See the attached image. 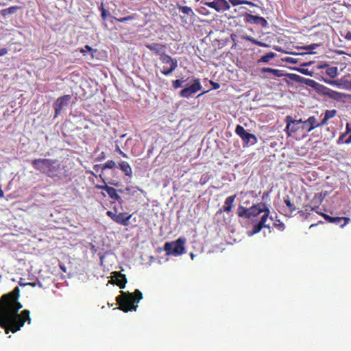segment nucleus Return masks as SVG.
<instances>
[{
    "label": "nucleus",
    "mask_w": 351,
    "mask_h": 351,
    "mask_svg": "<svg viewBox=\"0 0 351 351\" xmlns=\"http://www.w3.org/2000/svg\"><path fill=\"white\" fill-rule=\"evenodd\" d=\"M19 287L14 288L13 291L0 298V327L5 330V334L10 332L16 333L25 324L31 322L29 310H24L19 313L22 308L18 301L19 298Z\"/></svg>",
    "instance_id": "nucleus-1"
},
{
    "label": "nucleus",
    "mask_w": 351,
    "mask_h": 351,
    "mask_svg": "<svg viewBox=\"0 0 351 351\" xmlns=\"http://www.w3.org/2000/svg\"><path fill=\"white\" fill-rule=\"evenodd\" d=\"M285 132H287V136H290L292 134H296L298 132H309L316 128L314 126L315 123V117L311 116L308 117L307 120L302 121L301 119L295 120L291 116H287L285 119Z\"/></svg>",
    "instance_id": "nucleus-2"
},
{
    "label": "nucleus",
    "mask_w": 351,
    "mask_h": 351,
    "mask_svg": "<svg viewBox=\"0 0 351 351\" xmlns=\"http://www.w3.org/2000/svg\"><path fill=\"white\" fill-rule=\"evenodd\" d=\"M142 299V293L138 289H135L133 293L121 291V294L116 298L119 309L124 313L136 311L137 304Z\"/></svg>",
    "instance_id": "nucleus-3"
},
{
    "label": "nucleus",
    "mask_w": 351,
    "mask_h": 351,
    "mask_svg": "<svg viewBox=\"0 0 351 351\" xmlns=\"http://www.w3.org/2000/svg\"><path fill=\"white\" fill-rule=\"evenodd\" d=\"M55 182H60L68 179L70 176V171L66 166L60 163L58 165L49 168L45 172H41Z\"/></svg>",
    "instance_id": "nucleus-4"
},
{
    "label": "nucleus",
    "mask_w": 351,
    "mask_h": 351,
    "mask_svg": "<svg viewBox=\"0 0 351 351\" xmlns=\"http://www.w3.org/2000/svg\"><path fill=\"white\" fill-rule=\"evenodd\" d=\"M307 85L311 86L312 87H315V86H318V90H320L321 93L328 98L337 101H341L343 99L346 98V94L340 92H337L335 90H331L328 87L322 84H319L312 80H308Z\"/></svg>",
    "instance_id": "nucleus-5"
},
{
    "label": "nucleus",
    "mask_w": 351,
    "mask_h": 351,
    "mask_svg": "<svg viewBox=\"0 0 351 351\" xmlns=\"http://www.w3.org/2000/svg\"><path fill=\"white\" fill-rule=\"evenodd\" d=\"M184 243L185 239L179 238L173 242L165 243L163 249L167 255L180 256L184 252Z\"/></svg>",
    "instance_id": "nucleus-6"
},
{
    "label": "nucleus",
    "mask_w": 351,
    "mask_h": 351,
    "mask_svg": "<svg viewBox=\"0 0 351 351\" xmlns=\"http://www.w3.org/2000/svg\"><path fill=\"white\" fill-rule=\"evenodd\" d=\"M60 162L56 160L49 158H39L32 161V167L34 170L41 173L49 169L52 167L59 165Z\"/></svg>",
    "instance_id": "nucleus-7"
},
{
    "label": "nucleus",
    "mask_w": 351,
    "mask_h": 351,
    "mask_svg": "<svg viewBox=\"0 0 351 351\" xmlns=\"http://www.w3.org/2000/svg\"><path fill=\"white\" fill-rule=\"evenodd\" d=\"M106 215L117 224L123 226H128V225H130V219L132 218L131 214L128 215L125 213H117V211L108 210L106 213Z\"/></svg>",
    "instance_id": "nucleus-8"
},
{
    "label": "nucleus",
    "mask_w": 351,
    "mask_h": 351,
    "mask_svg": "<svg viewBox=\"0 0 351 351\" xmlns=\"http://www.w3.org/2000/svg\"><path fill=\"white\" fill-rule=\"evenodd\" d=\"M202 88L201 83L199 78H195L191 81V84L189 86L184 88L180 92V97L182 98H189Z\"/></svg>",
    "instance_id": "nucleus-9"
},
{
    "label": "nucleus",
    "mask_w": 351,
    "mask_h": 351,
    "mask_svg": "<svg viewBox=\"0 0 351 351\" xmlns=\"http://www.w3.org/2000/svg\"><path fill=\"white\" fill-rule=\"evenodd\" d=\"M160 61L162 64L169 65V67H163L161 70V73L165 75H168L173 73L177 68V60L171 57V56H162L160 57Z\"/></svg>",
    "instance_id": "nucleus-10"
},
{
    "label": "nucleus",
    "mask_w": 351,
    "mask_h": 351,
    "mask_svg": "<svg viewBox=\"0 0 351 351\" xmlns=\"http://www.w3.org/2000/svg\"><path fill=\"white\" fill-rule=\"evenodd\" d=\"M261 213L269 215L270 210L267 208V206H265L264 204L259 203L256 205H253L250 207L249 212H247V216H245L244 218L252 219Z\"/></svg>",
    "instance_id": "nucleus-11"
},
{
    "label": "nucleus",
    "mask_w": 351,
    "mask_h": 351,
    "mask_svg": "<svg viewBox=\"0 0 351 351\" xmlns=\"http://www.w3.org/2000/svg\"><path fill=\"white\" fill-rule=\"evenodd\" d=\"M236 134L239 137L241 138L242 141H243L245 144L250 143L251 145H254L257 140L254 134L247 132L244 128L240 125L236 127Z\"/></svg>",
    "instance_id": "nucleus-12"
},
{
    "label": "nucleus",
    "mask_w": 351,
    "mask_h": 351,
    "mask_svg": "<svg viewBox=\"0 0 351 351\" xmlns=\"http://www.w3.org/2000/svg\"><path fill=\"white\" fill-rule=\"evenodd\" d=\"M315 212L321 217H324V220L328 221V223L339 225V227L341 228L346 226L350 221V218L348 217H331L327 214L319 212V210Z\"/></svg>",
    "instance_id": "nucleus-13"
},
{
    "label": "nucleus",
    "mask_w": 351,
    "mask_h": 351,
    "mask_svg": "<svg viewBox=\"0 0 351 351\" xmlns=\"http://www.w3.org/2000/svg\"><path fill=\"white\" fill-rule=\"evenodd\" d=\"M71 95H64L59 98H57L56 101H55L54 104H53V108H54L55 115L54 117L56 118L62 110V108L65 106H68L69 101H70Z\"/></svg>",
    "instance_id": "nucleus-14"
},
{
    "label": "nucleus",
    "mask_w": 351,
    "mask_h": 351,
    "mask_svg": "<svg viewBox=\"0 0 351 351\" xmlns=\"http://www.w3.org/2000/svg\"><path fill=\"white\" fill-rule=\"evenodd\" d=\"M244 22L250 24L260 25L263 27H266L267 25V20L263 17H261L256 15H252L249 13L243 14Z\"/></svg>",
    "instance_id": "nucleus-15"
},
{
    "label": "nucleus",
    "mask_w": 351,
    "mask_h": 351,
    "mask_svg": "<svg viewBox=\"0 0 351 351\" xmlns=\"http://www.w3.org/2000/svg\"><path fill=\"white\" fill-rule=\"evenodd\" d=\"M326 191H322L320 193H315V196H313V200H311V204H313V206H306V208H309L310 210L316 212L319 209V205H321L323 200L326 197Z\"/></svg>",
    "instance_id": "nucleus-16"
},
{
    "label": "nucleus",
    "mask_w": 351,
    "mask_h": 351,
    "mask_svg": "<svg viewBox=\"0 0 351 351\" xmlns=\"http://www.w3.org/2000/svg\"><path fill=\"white\" fill-rule=\"evenodd\" d=\"M204 5L217 12L229 9V5L226 0H214L213 2H204Z\"/></svg>",
    "instance_id": "nucleus-17"
},
{
    "label": "nucleus",
    "mask_w": 351,
    "mask_h": 351,
    "mask_svg": "<svg viewBox=\"0 0 351 351\" xmlns=\"http://www.w3.org/2000/svg\"><path fill=\"white\" fill-rule=\"evenodd\" d=\"M146 48L152 51L156 55L160 57L162 56H168L165 53L166 45L158 43H152L151 44H146Z\"/></svg>",
    "instance_id": "nucleus-18"
},
{
    "label": "nucleus",
    "mask_w": 351,
    "mask_h": 351,
    "mask_svg": "<svg viewBox=\"0 0 351 351\" xmlns=\"http://www.w3.org/2000/svg\"><path fill=\"white\" fill-rule=\"evenodd\" d=\"M267 218H269V214H264L259 219L258 223L253 226V229H252L251 234H256L258 233L263 228H269L270 226L269 224H266Z\"/></svg>",
    "instance_id": "nucleus-19"
},
{
    "label": "nucleus",
    "mask_w": 351,
    "mask_h": 351,
    "mask_svg": "<svg viewBox=\"0 0 351 351\" xmlns=\"http://www.w3.org/2000/svg\"><path fill=\"white\" fill-rule=\"evenodd\" d=\"M112 274L114 279L111 280L110 283L118 286L120 289H124L127 282L126 276L121 271H115Z\"/></svg>",
    "instance_id": "nucleus-20"
},
{
    "label": "nucleus",
    "mask_w": 351,
    "mask_h": 351,
    "mask_svg": "<svg viewBox=\"0 0 351 351\" xmlns=\"http://www.w3.org/2000/svg\"><path fill=\"white\" fill-rule=\"evenodd\" d=\"M235 197H237V195H230L227 197L226 199H225V205H223V208L218 210L217 213L221 214L222 213H228L231 212L232 207L233 206L234 200H235Z\"/></svg>",
    "instance_id": "nucleus-21"
},
{
    "label": "nucleus",
    "mask_w": 351,
    "mask_h": 351,
    "mask_svg": "<svg viewBox=\"0 0 351 351\" xmlns=\"http://www.w3.org/2000/svg\"><path fill=\"white\" fill-rule=\"evenodd\" d=\"M321 69H326V74L330 78H335L338 75V70L336 66H329L328 64L321 65Z\"/></svg>",
    "instance_id": "nucleus-22"
},
{
    "label": "nucleus",
    "mask_w": 351,
    "mask_h": 351,
    "mask_svg": "<svg viewBox=\"0 0 351 351\" xmlns=\"http://www.w3.org/2000/svg\"><path fill=\"white\" fill-rule=\"evenodd\" d=\"M119 168H120L121 171H123L125 176H129V178L132 177V167H130L128 162L126 161L119 162Z\"/></svg>",
    "instance_id": "nucleus-23"
},
{
    "label": "nucleus",
    "mask_w": 351,
    "mask_h": 351,
    "mask_svg": "<svg viewBox=\"0 0 351 351\" xmlns=\"http://www.w3.org/2000/svg\"><path fill=\"white\" fill-rule=\"evenodd\" d=\"M262 73H271L275 77H282L283 71L271 67H264L262 69Z\"/></svg>",
    "instance_id": "nucleus-24"
},
{
    "label": "nucleus",
    "mask_w": 351,
    "mask_h": 351,
    "mask_svg": "<svg viewBox=\"0 0 351 351\" xmlns=\"http://www.w3.org/2000/svg\"><path fill=\"white\" fill-rule=\"evenodd\" d=\"M21 9V7L19 5H13L8 7V8H6L5 10H1L0 13L3 16H6L8 14H12L16 13L19 10Z\"/></svg>",
    "instance_id": "nucleus-25"
},
{
    "label": "nucleus",
    "mask_w": 351,
    "mask_h": 351,
    "mask_svg": "<svg viewBox=\"0 0 351 351\" xmlns=\"http://www.w3.org/2000/svg\"><path fill=\"white\" fill-rule=\"evenodd\" d=\"M107 194H108L109 197L110 199H114L115 201H117L119 204L121 203V196H119L117 193V190L114 189H108V190L105 191Z\"/></svg>",
    "instance_id": "nucleus-26"
},
{
    "label": "nucleus",
    "mask_w": 351,
    "mask_h": 351,
    "mask_svg": "<svg viewBox=\"0 0 351 351\" xmlns=\"http://www.w3.org/2000/svg\"><path fill=\"white\" fill-rule=\"evenodd\" d=\"M241 38L245 40L249 41L258 47H267V44H265V43H262L261 41H258L250 36H242Z\"/></svg>",
    "instance_id": "nucleus-27"
},
{
    "label": "nucleus",
    "mask_w": 351,
    "mask_h": 351,
    "mask_svg": "<svg viewBox=\"0 0 351 351\" xmlns=\"http://www.w3.org/2000/svg\"><path fill=\"white\" fill-rule=\"evenodd\" d=\"M177 9L180 10L184 14H186L188 16L194 15L193 10H192L191 8L187 5H181L180 4H177Z\"/></svg>",
    "instance_id": "nucleus-28"
},
{
    "label": "nucleus",
    "mask_w": 351,
    "mask_h": 351,
    "mask_svg": "<svg viewBox=\"0 0 351 351\" xmlns=\"http://www.w3.org/2000/svg\"><path fill=\"white\" fill-rule=\"evenodd\" d=\"M232 6H237L239 5H248L250 6H254V3L247 0H228Z\"/></svg>",
    "instance_id": "nucleus-29"
},
{
    "label": "nucleus",
    "mask_w": 351,
    "mask_h": 351,
    "mask_svg": "<svg viewBox=\"0 0 351 351\" xmlns=\"http://www.w3.org/2000/svg\"><path fill=\"white\" fill-rule=\"evenodd\" d=\"M112 19H114V20H115L116 21H117L119 23H124V22H127L128 21H132V20L136 19V14L128 15L123 18H116L115 16H112Z\"/></svg>",
    "instance_id": "nucleus-30"
},
{
    "label": "nucleus",
    "mask_w": 351,
    "mask_h": 351,
    "mask_svg": "<svg viewBox=\"0 0 351 351\" xmlns=\"http://www.w3.org/2000/svg\"><path fill=\"white\" fill-rule=\"evenodd\" d=\"M275 56V53L273 52H269L262 56L261 59H259L258 62H264L267 63L270 61L271 59L274 58Z\"/></svg>",
    "instance_id": "nucleus-31"
},
{
    "label": "nucleus",
    "mask_w": 351,
    "mask_h": 351,
    "mask_svg": "<svg viewBox=\"0 0 351 351\" xmlns=\"http://www.w3.org/2000/svg\"><path fill=\"white\" fill-rule=\"evenodd\" d=\"M248 208L243 207V206H239L238 211H237V215H238L239 217L245 218L247 215Z\"/></svg>",
    "instance_id": "nucleus-32"
},
{
    "label": "nucleus",
    "mask_w": 351,
    "mask_h": 351,
    "mask_svg": "<svg viewBox=\"0 0 351 351\" xmlns=\"http://www.w3.org/2000/svg\"><path fill=\"white\" fill-rule=\"evenodd\" d=\"M98 10L100 11V17H101V19H103V21H106L109 13L108 12V10L104 8V3H100L99 7H98Z\"/></svg>",
    "instance_id": "nucleus-33"
},
{
    "label": "nucleus",
    "mask_w": 351,
    "mask_h": 351,
    "mask_svg": "<svg viewBox=\"0 0 351 351\" xmlns=\"http://www.w3.org/2000/svg\"><path fill=\"white\" fill-rule=\"evenodd\" d=\"M336 114H337V110L335 109L326 110V112H324V118L331 119L336 116Z\"/></svg>",
    "instance_id": "nucleus-34"
},
{
    "label": "nucleus",
    "mask_w": 351,
    "mask_h": 351,
    "mask_svg": "<svg viewBox=\"0 0 351 351\" xmlns=\"http://www.w3.org/2000/svg\"><path fill=\"white\" fill-rule=\"evenodd\" d=\"M285 204L287 205V208H289V211H290V213H293L295 211V206L293 204V203L291 202V200L289 198L285 199Z\"/></svg>",
    "instance_id": "nucleus-35"
},
{
    "label": "nucleus",
    "mask_w": 351,
    "mask_h": 351,
    "mask_svg": "<svg viewBox=\"0 0 351 351\" xmlns=\"http://www.w3.org/2000/svg\"><path fill=\"white\" fill-rule=\"evenodd\" d=\"M349 134V133H342L339 135V138L336 141V144L341 145L343 144H346V137Z\"/></svg>",
    "instance_id": "nucleus-36"
},
{
    "label": "nucleus",
    "mask_w": 351,
    "mask_h": 351,
    "mask_svg": "<svg viewBox=\"0 0 351 351\" xmlns=\"http://www.w3.org/2000/svg\"><path fill=\"white\" fill-rule=\"evenodd\" d=\"M115 167V162L113 160H108L106 162L103 166V171L106 169H112Z\"/></svg>",
    "instance_id": "nucleus-37"
},
{
    "label": "nucleus",
    "mask_w": 351,
    "mask_h": 351,
    "mask_svg": "<svg viewBox=\"0 0 351 351\" xmlns=\"http://www.w3.org/2000/svg\"><path fill=\"white\" fill-rule=\"evenodd\" d=\"M183 81L181 80H175L172 82L173 88L177 90L182 86Z\"/></svg>",
    "instance_id": "nucleus-38"
},
{
    "label": "nucleus",
    "mask_w": 351,
    "mask_h": 351,
    "mask_svg": "<svg viewBox=\"0 0 351 351\" xmlns=\"http://www.w3.org/2000/svg\"><path fill=\"white\" fill-rule=\"evenodd\" d=\"M329 119L324 118L322 120L320 121V122L317 121V119H315V126L317 128L322 127L325 125L327 123V121H328Z\"/></svg>",
    "instance_id": "nucleus-39"
},
{
    "label": "nucleus",
    "mask_w": 351,
    "mask_h": 351,
    "mask_svg": "<svg viewBox=\"0 0 351 351\" xmlns=\"http://www.w3.org/2000/svg\"><path fill=\"white\" fill-rule=\"evenodd\" d=\"M86 51H93V49L89 45H85L84 49H80V53L85 56Z\"/></svg>",
    "instance_id": "nucleus-40"
},
{
    "label": "nucleus",
    "mask_w": 351,
    "mask_h": 351,
    "mask_svg": "<svg viewBox=\"0 0 351 351\" xmlns=\"http://www.w3.org/2000/svg\"><path fill=\"white\" fill-rule=\"evenodd\" d=\"M95 189H100V190H103V191H106L108 189H113L106 184H104V185H96L95 186Z\"/></svg>",
    "instance_id": "nucleus-41"
},
{
    "label": "nucleus",
    "mask_w": 351,
    "mask_h": 351,
    "mask_svg": "<svg viewBox=\"0 0 351 351\" xmlns=\"http://www.w3.org/2000/svg\"><path fill=\"white\" fill-rule=\"evenodd\" d=\"M317 47H319L318 44H311L310 45L305 46V47H304V49L310 51L317 48Z\"/></svg>",
    "instance_id": "nucleus-42"
},
{
    "label": "nucleus",
    "mask_w": 351,
    "mask_h": 351,
    "mask_svg": "<svg viewBox=\"0 0 351 351\" xmlns=\"http://www.w3.org/2000/svg\"><path fill=\"white\" fill-rule=\"evenodd\" d=\"M290 79L292 80H294L295 82H300L301 77L299 75L291 74L290 75Z\"/></svg>",
    "instance_id": "nucleus-43"
},
{
    "label": "nucleus",
    "mask_w": 351,
    "mask_h": 351,
    "mask_svg": "<svg viewBox=\"0 0 351 351\" xmlns=\"http://www.w3.org/2000/svg\"><path fill=\"white\" fill-rule=\"evenodd\" d=\"M326 83H327L328 85L331 86H339V83L335 80H324Z\"/></svg>",
    "instance_id": "nucleus-44"
},
{
    "label": "nucleus",
    "mask_w": 351,
    "mask_h": 351,
    "mask_svg": "<svg viewBox=\"0 0 351 351\" xmlns=\"http://www.w3.org/2000/svg\"><path fill=\"white\" fill-rule=\"evenodd\" d=\"M210 84L214 90H217L220 87V85L217 82L210 81Z\"/></svg>",
    "instance_id": "nucleus-45"
},
{
    "label": "nucleus",
    "mask_w": 351,
    "mask_h": 351,
    "mask_svg": "<svg viewBox=\"0 0 351 351\" xmlns=\"http://www.w3.org/2000/svg\"><path fill=\"white\" fill-rule=\"evenodd\" d=\"M116 152H117L119 154L122 156V157H123V158H126L127 157L126 154L124 153L123 151H121V149L119 147V146H117Z\"/></svg>",
    "instance_id": "nucleus-46"
},
{
    "label": "nucleus",
    "mask_w": 351,
    "mask_h": 351,
    "mask_svg": "<svg viewBox=\"0 0 351 351\" xmlns=\"http://www.w3.org/2000/svg\"><path fill=\"white\" fill-rule=\"evenodd\" d=\"M345 133L349 134L351 132V123L347 122L346 123V130L343 132Z\"/></svg>",
    "instance_id": "nucleus-47"
},
{
    "label": "nucleus",
    "mask_w": 351,
    "mask_h": 351,
    "mask_svg": "<svg viewBox=\"0 0 351 351\" xmlns=\"http://www.w3.org/2000/svg\"><path fill=\"white\" fill-rule=\"evenodd\" d=\"M308 211V208H306L305 210L298 211V213H300V215H306V217H308V215H310Z\"/></svg>",
    "instance_id": "nucleus-48"
},
{
    "label": "nucleus",
    "mask_w": 351,
    "mask_h": 351,
    "mask_svg": "<svg viewBox=\"0 0 351 351\" xmlns=\"http://www.w3.org/2000/svg\"><path fill=\"white\" fill-rule=\"evenodd\" d=\"M7 50L5 48L0 49V57L3 56L6 54Z\"/></svg>",
    "instance_id": "nucleus-49"
},
{
    "label": "nucleus",
    "mask_w": 351,
    "mask_h": 351,
    "mask_svg": "<svg viewBox=\"0 0 351 351\" xmlns=\"http://www.w3.org/2000/svg\"><path fill=\"white\" fill-rule=\"evenodd\" d=\"M348 138H346V145H349L351 143V132H349Z\"/></svg>",
    "instance_id": "nucleus-50"
},
{
    "label": "nucleus",
    "mask_w": 351,
    "mask_h": 351,
    "mask_svg": "<svg viewBox=\"0 0 351 351\" xmlns=\"http://www.w3.org/2000/svg\"><path fill=\"white\" fill-rule=\"evenodd\" d=\"M274 226H276L278 227V228H279V230H283V229H284L283 223H279V224L274 223Z\"/></svg>",
    "instance_id": "nucleus-51"
},
{
    "label": "nucleus",
    "mask_w": 351,
    "mask_h": 351,
    "mask_svg": "<svg viewBox=\"0 0 351 351\" xmlns=\"http://www.w3.org/2000/svg\"><path fill=\"white\" fill-rule=\"evenodd\" d=\"M346 39L351 40V32H348L346 34Z\"/></svg>",
    "instance_id": "nucleus-52"
},
{
    "label": "nucleus",
    "mask_w": 351,
    "mask_h": 351,
    "mask_svg": "<svg viewBox=\"0 0 351 351\" xmlns=\"http://www.w3.org/2000/svg\"><path fill=\"white\" fill-rule=\"evenodd\" d=\"M4 197V192L0 189V198Z\"/></svg>",
    "instance_id": "nucleus-53"
},
{
    "label": "nucleus",
    "mask_w": 351,
    "mask_h": 351,
    "mask_svg": "<svg viewBox=\"0 0 351 351\" xmlns=\"http://www.w3.org/2000/svg\"><path fill=\"white\" fill-rule=\"evenodd\" d=\"M206 93V91H203V92H202V93H201L200 94L197 95V97H199V96H201L202 95H203V94H204V93Z\"/></svg>",
    "instance_id": "nucleus-54"
},
{
    "label": "nucleus",
    "mask_w": 351,
    "mask_h": 351,
    "mask_svg": "<svg viewBox=\"0 0 351 351\" xmlns=\"http://www.w3.org/2000/svg\"><path fill=\"white\" fill-rule=\"evenodd\" d=\"M109 184H110L111 185H114V186H117V183H114V182H109Z\"/></svg>",
    "instance_id": "nucleus-55"
},
{
    "label": "nucleus",
    "mask_w": 351,
    "mask_h": 351,
    "mask_svg": "<svg viewBox=\"0 0 351 351\" xmlns=\"http://www.w3.org/2000/svg\"><path fill=\"white\" fill-rule=\"evenodd\" d=\"M60 269H62V270L64 271V267L60 266Z\"/></svg>",
    "instance_id": "nucleus-56"
},
{
    "label": "nucleus",
    "mask_w": 351,
    "mask_h": 351,
    "mask_svg": "<svg viewBox=\"0 0 351 351\" xmlns=\"http://www.w3.org/2000/svg\"><path fill=\"white\" fill-rule=\"evenodd\" d=\"M193 256H194V255H193V253H191V258H193Z\"/></svg>",
    "instance_id": "nucleus-57"
},
{
    "label": "nucleus",
    "mask_w": 351,
    "mask_h": 351,
    "mask_svg": "<svg viewBox=\"0 0 351 351\" xmlns=\"http://www.w3.org/2000/svg\"><path fill=\"white\" fill-rule=\"evenodd\" d=\"M195 2H198V1H199V0H195Z\"/></svg>",
    "instance_id": "nucleus-58"
},
{
    "label": "nucleus",
    "mask_w": 351,
    "mask_h": 351,
    "mask_svg": "<svg viewBox=\"0 0 351 351\" xmlns=\"http://www.w3.org/2000/svg\"><path fill=\"white\" fill-rule=\"evenodd\" d=\"M103 182H104V183H106V181H105L104 179H103Z\"/></svg>",
    "instance_id": "nucleus-59"
},
{
    "label": "nucleus",
    "mask_w": 351,
    "mask_h": 351,
    "mask_svg": "<svg viewBox=\"0 0 351 351\" xmlns=\"http://www.w3.org/2000/svg\"><path fill=\"white\" fill-rule=\"evenodd\" d=\"M350 87H351V83H350Z\"/></svg>",
    "instance_id": "nucleus-60"
}]
</instances>
